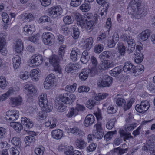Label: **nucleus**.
I'll return each mask as SVG.
<instances>
[{
  "mask_svg": "<svg viewBox=\"0 0 155 155\" xmlns=\"http://www.w3.org/2000/svg\"><path fill=\"white\" fill-rule=\"evenodd\" d=\"M89 58L90 55L87 51H84L81 58V62L84 64H85L88 62Z\"/></svg>",
  "mask_w": 155,
  "mask_h": 155,
  "instance_id": "c756f323",
  "label": "nucleus"
},
{
  "mask_svg": "<svg viewBox=\"0 0 155 155\" xmlns=\"http://www.w3.org/2000/svg\"><path fill=\"white\" fill-rule=\"evenodd\" d=\"M15 91L14 89L10 87L9 88L8 91L2 95V99L3 100H5L8 97L14 94Z\"/></svg>",
  "mask_w": 155,
  "mask_h": 155,
  "instance_id": "a19ab883",
  "label": "nucleus"
},
{
  "mask_svg": "<svg viewBox=\"0 0 155 155\" xmlns=\"http://www.w3.org/2000/svg\"><path fill=\"white\" fill-rule=\"evenodd\" d=\"M30 135L26 136L25 139V143L27 145H28L29 143L34 142L35 140V138L34 137V136L36 135L35 132L31 131L30 132Z\"/></svg>",
  "mask_w": 155,
  "mask_h": 155,
  "instance_id": "a878e982",
  "label": "nucleus"
},
{
  "mask_svg": "<svg viewBox=\"0 0 155 155\" xmlns=\"http://www.w3.org/2000/svg\"><path fill=\"white\" fill-rule=\"evenodd\" d=\"M31 76L30 73L26 71L21 72L20 73V78L23 80H26Z\"/></svg>",
  "mask_w": 155,
  "mask_h": 155,
  "instance_id": "5fc2aeb1",
  "label": "nucleus"
},
{
  "mask_svg": "<svg viewBox=\"0 0 155 155\" xmlns=\"http://www.w3.org/2000/svg\"><path fill=\"white\" fill-rule=\"evenodd\" d=\"M68 133H71L75 135H78L81 137H82L84 134V132L82 131L77 127L68 128Z\"/></svg>",
  "mask_w": 155,
  "mask_h": 155,
  "instance_id": "aec40b11",
  "label": "nucleus"
},
{
  "mask_svg": "<svg viewBox=\"0 0 155 155\" xmlns=\"http://www.w3.org/2000/svg\"><path fill=\"white\" fill-rule=\"evenodd\" d=\"M7 84L6 78L2 76L0 77V87L1 88L5 87Z\"/></svg>",
  "mask_w": 155,
  "mask_h": 155,
  "instance_id": "052dcab7",
  "label": "nucleus"
},
{
  "mask_svg": "<svg viewBox=\"0 0 155 155\" xmlns=\"http://www.w3.org/2000/svg\"><path fill=\"white\" fill-rule=\"evenodd\" d=\"M50 63L53 65L54 70L55 71L61 74V68L59 65V60L58 56L55 55H53L49 59Z\"/></svg>",
  "mask_w": 155,
  "mask_h": 155,
  "instance_id": "0eeeda50",
  "label": "nucleus"
},
{
  "mask_svg": "<svg viewBox=\"0 0 155 155\" xmlns=\"http://www.w3.org/2000/svg\"><path fill=\"white\" fill-rule=\"evenodd\" d=\"M81 53L80 49L76 47L73 48L70 54V58L73 61H75L78 57H80Z\"/></svg>",
  "mask_w": 155,
  "mask_h": 155,
  "instance_id": "ddd939ff",
  "label": "nucleus"
},
{
  "mask_svg": "<svg viewBox=\"0 0 155 155\" xmlns=\"http://www.w3.org/2000/svg\"><path fill=\"white\" fill-rule=\"evenodd\" d=\"M117 48L120 54L122 56H124L125 53L126 47L123 43H118L117 44Z\"/></svg>",
  "mask_w": 155,
  "mask_h": 155,
  "instance_id": "79ce46f5",
  "label": "nucleus"
},
{
  "mask_svg": "<svg viewBox=\"0 0 155 155\" xmlns=\"http://www.w3.org/2000/svg\"><path fill=\"white\" fill-rule=\"evenodd\" d=\"M77 85V84L75 83L72 85H68L66 86L65 90L66 91L70 93L74 92L76 90Z\"/></svg>",
  "mask_w": 155,
  "mask_h": 155,
  "instance_id": "3c124183",
  "label": "nucleus"
},
{
  "mask_svg": "<svg viewBox=\"0 0 155 155\" xmlns=\"http://www.w3.org/2000/svg\"><path fill=\"white\" fill-rule=\"evenodd\" d=\"M144 69V66L142 64H140L137 67L135 66L134 72H133L132 75L136 76L140 74L143 72Z\"/></svg>",
  "mask_w": 155,
  "mask_h": 155,
  "instance_id": "cd10ccee",
  "label": "nucleus"
},
{
  "mask_svg": "<svg viewBox=\"0 0 155 155\" xmlns=\"http://www.w3.org/2000/svg\"><path fill=\"white\" fill-rule=\"evenodd\" d=\"M149 103L146 100L142 101L140 104H137L135 107L136 111L140 113L144 112L149 108Z\"/></svg>",
  "mask_w": 155,
  "mask_h": 155,
  "instance_id": "9d476101",
  "label": "nucleus"
},
{
  "mask_svg": "<svg viewBox=\"0 0 155 155\" xmlns=\"http://www.w3.org/2000/svg\"><path fill=\"white\" fill-rule=\"evenodd\" d=\"M63 21L66 25H69L72 23L73 21L71 16H66L63 18Z\"/></svg>",
  "mask_w": 155,
  "mask_h": 155,
  "instance_id": "e2e57ef3",
  "label": "nucleus"
},
{
  "mask_svg": "<svg viewBox=\"0 0 155 155\" xmlns=\"http://www.w3.org/2000/svg\"><path fill=\"white\" fill-rule=\"evenodd\" d=\"M113 54L111 51H106L102 52L100 55V58L103 60L109 58L110 57H114Z\"/></svg>",
  "mask_w": 155,
  "mask_h": 155,
  "instance_id": "c9c22d12",
  "label": "nucleus"
},
{
  "mask_svg": "<svg viewBox=\"0 0 155 155\" xmlns=\"http://www.w3.org/2000/svg\"><path fill=\"white\" fill-rule=\"evenodd\" d=\"M82 1L83 0H71L70 5L71 6L77 7L81 4Z\"/></svg>",
  "mask_w": 155,
  "mask_h": 155,
  "instance_id": "680f3d73",
  "label": "nucleus"
},
{
  "mask_svg": "<svg viewBox=\"0 0 155 155\" xmlns=\"http://www.w3.org/2000/svg\"><path fill=\"white\" fill-rule=\"evenodd\" d=\"M76 68L77 67L74 64L69 63L66 65L65 71L68 73H71L74 71L76 70Z\"/></svg>",
  "mask_w": 155,
  "mask_h": 155,
  "instance_id": "4c0bfd02",
  "label": "nucleus"
},
{
  "mask_svg": "<svg viewBox=\"0 0 155 155\" xmlns=\"http://www.w3.org/2000/svg\"><path fill=\"white\" fill-rule=\"evenodd\" d=\"M62 12V9L60 6L53 7L48 9L49 15L54 19L60 15Z\"/></svg>",
  "mask_w": 155,
  "mask_h": 155,
  "instance_id": "423d86ee",
  "label": "nucleus"
},
{
  "mask_svg": "<svg viewBox=\"0 0 155 155\" xmlns=\"http://www.w3.org/2000/svg\"><path fill=\"white\" fill-rule=\"evenodd\" d=\"M66 46L65 45H63L60 47L59 50V55L60 57H62L64 56Z\"/></svg>",
  "mask_w": 155,
  "mask_h": 155,
  "instance_id": "0e129e2a",
  "label": "nucleus"
},
{
  "mask_svg": "<svg viewBox=\"0 0 155 155\" xmlns=\"http://www.w3.org/2000/svg\"><path fill=\"white\" fill-rule=\"evenodd\" d=\"M15 51L18 53H20L23 50V45L21 40L16 41L15 48Z\"/></svg>",
  "mask_w": 155,
  "mask_h": 155,
  "instance_id": "f704fd0d",
  "label": "nucleus"
},
{
  "mask_svg": "<svg viewBox=\"0 0 155 155\" xmlns=\"http://www.w3.org/2000/svg\"><path fill=\"white\" fill-rule=\"evenodd\" d=\"M141 3V0H131L130 2L129 12L135 18H140L144 15L140 9Z\"/></svg>",
  "mask_w": 155,
  "mask_h": 155,
  "instance_id": "f03ea898",
  "label": "nucleus"
},
{
  "mask_svg": "<svg viewBox=\"0 0 155 155\" xmlns=\"http://www.w3.org/2000/svg\"><path fill=\"white\" fill-rule=\"evenodd\" d=\"M127 150V149H122L120 147L114 148L109 152L110 155H121Z\"/></svg>",
  "mask_w": 155,
  "mask_h": 155,
  "instance_id": "393cba45",
  "label": "nucleus"
},
{
  "mask_svg": "<svg viewBox=\"0 0 155 155\" xmlns=\"http://www.w3.org/2000/svg\"><path fill=\"white\" fill-rule=\"evenodd\" d=\"M21 20L25 22H30L34 19V17L31 13H23L19 16Z\"/></svg>",
  "mask_w": 155,
  "mask_h": 155,
  "instance_id": "4468645a",
  "label": "nucleus"
},
{
  "mask_svg": "<svg viewBox=\"0 0 155 155\" xmlns=\"http://www.w3.org/2000/svg\"><path fill=\"white\" fill-rule=\"evenodd\" d=\"M34 28L30 25H25L24 28L23 33L26 35H31L34 31Z\"/></svg>",
  "mask_w": 155,
  "mask_h": 155,
  "instance_id": "2f4dec72",
  "label": "nucleus"
},
{
  "mask_svg": "<svg viewBox=\"0 0 155 155\" xmlns=\"http://www.w3.org/2000/svg\"><path fill=\"white\" fill-rule=\"evenodd\" d=\"M89 69L87 68L83 69L79 75V79L82 81L86 80L89 74Z\"/></svg>",
  "mask_w": 155,
  "mask_h": 155,
  "instance_id": "6ab92c4d",
  "label": "nucleus"
},
{
  "mask_svg": "<svg viewBox=\"0 0 155 155\" xmlns=\"http://www.w3.org/2000/svg\"><path fill=\"white\" fill-rule=\"evenodd\" d=\"M19 116L18 111L15 110H9L6 112V119L9 121H13L17 120Z\"/></svg>",
  "mask_w": 155,
  "mask_h": 155,
  "instance_id": "6e6552de",
  "label": "nucleus"
},
{
  "mask_svg": "<svg viewBox=\"0 0 155 155\" xmlns=\"http://www.w3.org/2000/svg\"><path fill=\"white\" fill-rule=\"evenodd\" d=\"M96 130L94 131L93 136L98 139H101L103 136V130L101 127V125L99 123L96 124L94 126Z\"/></svg>",
  "mask_w": 155,
  "mask_h": 155,
  "instance_id": "9b49d317",
  "label": "nucleus"
},
{
  "mask_svg": "<svg viewBox=\"0 0 155 155\" xmlns=\"http://www.w3.org/2000/svg\"><path fill=\"white\" fill-rule=\"evenodd\" d=\"M104 79L105 81L106 84L107 85V87L109 86L110 85L113 81L112 78L107 75H104L103 76Z\"/></svg>",
  "mask_w": 155,
  "mask_h": 155,
  "instance_id": "864d4df0",
  "label": "nucleus"
},
{
  "mask_svg": "<svg viewBox=\"0 0 155 155\" xmlns=\"http://www.w3.org/2000/svg\"><path fill=\"white\" fill-rule=\"evenodd\" d=\"M75 144L78 148L83 149L86 147L87 143L82 139H77L75 141Z\"/></svg>",
  "mask_w": 155,
  "mask_h": 155,
  "instance_id": "72a5a7b5",
  "label": "nucleus"
},
{
  "mask_svg": "<svg viewBox=\"0 0 155 155\" xmlns=\"http://www.w3.org/2000/svg\"><path fill=\"white\" fill-rule=\"evenodd\" d=\"M137 127V124L135 122L130 124H126L124 126V129L127 131H130L133 130Z\"/></svg>",
  "mask_w": 155,
  "mask_h": 155,
  "instance_id": "ea45409f",
  "label": "nucleus"
},
{
  "mask_svg": "<svg viewBox=\"0 0 155 155\" xmlns=\"http://www.w3.org/2000/svg\"><path fill=\"white\" fill-rule=\"evenodd\" d=\"M134 102V100L133 99H131L129 101L126 103L125 102V103H124L122 107L125 111H126L127 110L130 109L132 105V104Z\"/></svg>",
  "mask_w": 155,
  "mask_h": 155,
  "instance_id": "c03bdc74",
  "label": "nucleus"
},
{
  "mask_svg": "<svg viewBox=\"0 0 155 155\" xmlns=\"http://www.w3.org/2000/svg\"><path fill=\"white\" fill-rule=\"evenodd\" d=\"M42 38L45 45L50 46L53 44L54 39V35L49 32L44 33L42 35Z\"/></svg>",
  "mask_w": 155,
  "mask_h": 155,
  "instance_id": "39448f33",
  "label": "nucleus"
},
{
  "mask_svg": "<svg viewBox=\"0 0 155 155\" xmlns=\"http://www.w3.org/2000/svg\"><path fill=\"white\" fill-rule=\"evenodd\" d=\"M115 119H112L107 122L106 124V128L109 129L111 130L114 127L115 122Z\"/></svg>",
  "mask_w": 155,
  "mask_h": 155,
  "instance_id": "bf43d9fd",
  "label": "nucleus"
},
{
  "mask_svg": "<svg viewBox=\"0 0 155 155\" xmlns=\"http://www.w3.org/2000/svg\"><path fill=\"white\" fill-rule=\"evenodd\" d=\"M105 81L104 80L103 77L102 78H100L97 81V84L100 87H107V85L106 84Z\"/></svg>",
  "mask_w": 155,
  "mask_h": 155,
  "instance_id": "69168bd1",
  "label": "nucleus"
},
{
  "mask_svg": "<svg viewBox=\"0 0 155 155\" xmlns=\"http://www.w3.org/2000/svg\"><path fill=\"white\" fill-rule=\"evenodd\" d=\"M25 87L26 89H28L27 94L28 101L30 102L32 101L33 95L37 91L36 88L32 84H28L26 85Z\"/></svg>",
  "mask_w": 155,
  "mask_h": 155,
  "instance_id": "1a4fd4ad",
  "label": "nucleus"
},
{
  "mask_svg": "<svg viewBox=\"0 0 155 155\" xmlns=\"http://www.w3.org/2000/svg\"><path fill=\"white\" fill-rule=\"evenodd\" d=\"M45 151L44 147L42 146H40L38 147L35 148V152L37 155H43Z\"/></svg>",
  "mask_w": 155,
  "mask_h": 155,
  "instance_id": "603ef678",
  "label": "nucleus"
},
{
  "mask_svg": "<svg viewBox=\"0 0 155 155\" xmlns=\"http://www.w3.org/2000/svg\"><path fill=\"white\" fill-rule=\"evenodd\" d=\"M123 69L125 72L127 73H130L132 74L134 72L135 66L130 63L127 62L124 64Z\"/></svg>",
  "mask_w": 155,
  "mask_h": 155,
  "instance_id": "dca6fc26",
  "label": "nucleus"
},
{
  "mask_svg": "<svg viewBox=\"0 0 155 155\" xmlns=\"http://www.w3.org/2000/svg\"><path fill=\"white\" fill-rule=\"evenodd\" d=\"M108 95V94L107 93H99L96 95L95 97V99L97 101H99L105 99Z\"/></svg>",
  "mask_w": 155,
  "mask_h": 155,
  "instance_id": "09e8293b",
  "label": "nucleus"
},
{
  "mask_svg": "<svg viewBox=\"0 0 155 155\" xmlns=\"http://www.w3.org/2000/svg\"><path fill=\"white\" fill-rule=\"evenodd\" d=\"M90 8L89 4L87 3H84L82 4L79 7V8L83 12H87L89 10Z\"/></svg>",
  "mask_w": 155,
  "mask_h": 155,
  "instance_id": "4d7b16f0",
  "label": "nucleus"
},
{
  "mask_svg": "<svg viewBox=\"0 0 155 155\" xmlns=\"http://www.w3.org/2000/svg\"><path fill=\"white\" fill-rule=\"evenodd\" d=\"M104 48L103 45L101 44L96 45L94 48V51L96 53H101Z\"/></svg>",
  "mask_w": 155,
  "mask_h": 155,
  "instance_id": "13d9d810",
  "label": "nucleus"
},
{
  "mask_svg": "<svg viewBox=\"0 0 155 155\" xmlns=\"http://www.w3.org/2000/svg\"><path fill=\"white\" fill-rule=\"evenodd\" d=\"M22 99L20 96L10 98V104L13 107L20 105L22 102Z\"/></svg>",
  "mask_w": 155,
  "mask_h": 155,
  "instance_id": "a211bd4d",
  "label": "nucleus"
},
{
  "mask_svg": "<svg viewBox=\"0 0 155 155\" xmlns=\"http://www.w3.org/2000/svg\"><path fill=\"white\" fill-rule=\"evenodd\" d=\"M115 64L113 62L110 61L104 60L100 65V69L103 70H106L114 66Z\"/></svg>",
  "mask_w": 155,
  "mask_h": 155,
  "instance_id": "2eb2a0df",
  "label": "nucleus"
},
{
  "mask_svg": "<svg viewBox=\"0 0 155 155\" xmlns=\"http://www.w3.org/2000/svg\"><path fill=\"white\" fill-rule=\"evenodd\" d=\"M150 34V30H146L138 35L139 39L141 41H145L149 37Z\"/></svg>",
  "mask_w": 155,
  "mask_h": 155,
  "instance_id": "f3484780",
  "label": "nucleus"
},
{
  "mask_svg": "<svg viewBox=\"0 0 155 155\" xmlns=\"http://www.w3.org/2000/svg\"><path fill=\"white\" fill-rule=\"evenodd\" d=\"M96 103L95 100L89 99L87 102L86 107L89 109H91L95 106Z\"/></svg>",
  "mask_w": 155,
  "mask_h": 155,
  "instance_id": "6e6d98bb",
  "label": "nucleus"
},
{
  "mask_svg": "<svg viewBox=\"0 0 155 155\" xmlns=\"http://www.w3.org/2000/svg\"><path fill=\"white\" fill-rule=\"evenodd\" d=\"M43 61V58L41 55H35L31 58L30 66H38L41 64Z\"/></svg>",
  "mask_w": 155,
  "mask_h": 155,
  "instance_id": "f8f14e48",
  "label": "nucleus"
},
{
  "mask_svg": "<svg viewBox=\"0 0 155 155\" xmlns=\"http://www.w3.org/2000/svg\"><path fill=\"white\" fill-rule=\"evenodd\" d=\"M2 21L4 23L3 28L6 29L7 27V25H8L10 21L9 16L5 12L2 13Z\"/></svg>",
  "mask_w": 155,
  "mask_h": 155,
  "instance_id": "c85d7f7f",
  "label": "nucleus"
},
{
  "mask_svg": "<svg viewBox=\"0 0 155 155\" xmlns=\"http://www.w3.org/2000/svg\"><path fill=\"white\" fill-rule=\"evenodd\" d=\"M120 38L124 41L127 42L128 46L127 51L129 53H132L134 50L135 46V41L132 37L124 34L121 35Z\"/></svg>",
  "mask_w": 155,
  "mask_h": 155,
  "instance_id": "7ed1b4c3",
  "label": "nucleus"
},
{
  "mask_svg": "<svg viewBox=\"0 0 155 155\" xmlns=\"http://www.w3.org/2000/svg\"><path fill=\"white\" fill-rule=\"evenodd\" d=\"M86 21V23H84L83 25V26L82 27L85 28L87 30L91 29L93 28V25L94 24V20H90L89 21L87 19H85Z\"/></svg>",
  "mask_w": 155,
  "mask_h": 155,
  "instance_id": "473e14b6",
  "label": "nucleus"
},
{
  "mask_svg": "<svg viewBox=\"0 0 155 155\" xmlns=\"http://www.w3.org/2000/svg\"><path fill=\"white\" fill-rule=\"evenodd\" d=\"M38 104L41 108L42 111L38 113V117L41 120H43L46 117L47 112L51 111L52 106L48 104L46 94L42 93L38 97Z\"/></svg>",
  "mask_w": 155,
  "mask_h": 155,
  "instance_id": "f257e3e1",
  "label": "nucleus"
},
{
  "mask_svg": "<svg viewBox=\"0 0 155 155\" xmlns=\"http://www.w3.org/2000/svg\"><path fill=\"white\" fill-rule=\"evenodd\" d=\"M121 67L118 66L115 67L110 71V75L113 77H117L119 75L121 71Z\"/></svg>",
  "mask_w": 155,
  "mask_h": 155,
  "instance_id": "7c9ffc66",
  "label": "nucleus"
},
{
  "mask_svg": "<svg viewBox=\"0 0 155 155\" xmlns=\"http://www.w3.org/2000/svg\"><path fill=\"white\" fill-rule=\"evenodd\" d=\"M53 138L56 139H61L63 136V131L60 129H57L53 130L51 132Z\"/></svg>",
  "mask_w": 155,
  "mask_h": 155,
  "instance_id": "b1692460",
  "label": "nucleus"
},
{
  "mask_svg": "<svg viewBox=\"0 0 155 155\" xmlns=\"http://www.w3.org/2000/svg\"><path fill=\"white\" fill-rule=\"evenodd\" d=\"M71 28L73 30V37L74 39H77L78 38L79 35V30L78 27L75 25H72Z\"/></svg>",
  "mask_w": 155,
  "mask_h": 155,
  "instance_id": "37998d69",
  "label": "nucleus"
},
{
  "mask_svg": "<svg viewBox=\"0 0 155 155\" xmlns=\"http://www.w3.org/2000/svg\"><path fill=\"white\" fill-rule=\"evenodd\" d=\"M154 144H150L146 142L142 148V150L146 152L152 151Z\"/></svg>",
  "mask_w": 155,
  "mask_h": 155,
  "instance_id": "de8ad7c7",
  "label": "nucleus"
},
{
  "mask_svg": "<svg viewBox=\"0 0 155 155\" xmlns=\"http://www.w3.org/2000/svg\"><path fill=\"white\" fill-rule=\"evenodd\" d=\"M12 144L14 145L20 147L21 146V140L19 138L17 137H13L11 140Z\"/></svg>",
  "mask_w": 155,
  "mask_h": 155,
  "instance_id": "49530a36",
  "label": "nucleus"
},
{
  "mask_svg": "<svg viewBox=\"0 0 155 155\" xmlns=\"http://www.w3.org/2000/svg\"><path fill=\"white\" fill-rule=\"evenodd\" d=\"M117 131L115 130L114 131H109L104 135V139L106 141H109L110 140L112 137L113 135L116 133Z\"/></svg>",
  "mask_w": 155,
  "mask_h": 155,
  "instance_id": "8fccbe9b",
  "label": "nucleus"
},
{
  "mask_svg": "<svg viewBox=\"0 0 155 155\" xmlns=\"http://www.w3.org/2000/svg\"><path fill=\"white\" fill-rule=\"evenodd\" d=\"M94 121V117L92 114H88L86 117L84 124L86 127L91 125Z\"/></svg>",
  "mask_w": 155,
  "mask_h": 155,
  "instance_id": "4be33fe9",
  "label": "nucleus"
},
{
  "mask_svg": "<svg viewBox=\"0 0 155 155\" xmlns=\"http://www.w3.org/2000/svg\"><path fill=\"white\" fill-rule=\"evenodd\" d=\"M119 132L121 137L123 138L124 141L129 138L132 139L133 138V137L131 135L130 133H126L123 130H120Z\"/></svg>",
  "mask_w": 155,
  "mask_h": 155,
  "instance_id": "58836bf2",
  "label": "nucleus"
},
{
  "mask_svg": "<svg viewBox=\"0 0 155 155\" xmlns=\"http://www.w3.org/2000/svg\"><path fill=\"white\" fill-rule=\"evenodd\" d=\"M61 31L65 35H68L70 33V29L65 25H63L61 27Z\"/></svg>",
  "mask_w": 155,
  "mask_h": 155,
  "instance_id": "a18cd8bd",
  "label": "nucleus"
},
{
  "mask_svg": "<svg viewBox=\"0 0 155 155\" xmlns=\"http://www.w3.org/2000/svg\"><path fill=\"white\" fill-rule=\"evenodd\" d=\"M76 98L74 94L68 95V93L61 94L56 99V101H58L61 103L68 104H71Z\"/></svg>",
  "mask_w": 155,
  "mask_h": 155,
  "instance_id": "20e7f679",
  "label": "nucleus"
},
{
  "mask_svg": "<svg viewBox=\"0 0 155 155\" xmlns=\"http://www.w3.org/2000/svg\"><path fill=\"white\" fill-rule=\"evenodd\" d=\"M10 126L14 128L18 133L20 132L23 129L22 125L20 122H11Z\"/></svg>",
  "mask_w": 155,
  "mask_h": 155,
  "instance_id": "bb28decb",
  "label": "nucleus"
},
{
  "mask_svg": "<svg viewBox=\"0 0 155 155\" xmlns=\"http://www.w3.org/2000/svg\"><path fill=\"white\" fill-rule=\"evenodd\" d=\"M21 123L28 129L32 128L33 126V124L31 121L26 117H22L21 118Z\"/></svg>",
  "mask_w": 155,
  "mask_h": 155,
  "instance_id": "5701e85b",
  "label": "nucleus"
},
{
  "mask_svg": "<svg viewBox=\"0 0 155 155\" xmlns=\"http://www.w3.org/2000/svg\"><path fill=\"white\" fill-rule=\"evenodd\" d=\"M55 107L59 112H63L66 109V107L64 106V103L60 102L58 101H55Z\"/></svg>",
  "mask_w": 155,
  "mask_h": 155,
  "instance_id": "e433bc0d",
  "label": "nucleus"
},
{
  "mask_svg": "<svg viewBox=\"0 0 155 155\" xmlns=\"http://www.w3.org/2000/svg\"><path fill=\"white\" fill-rule=\"evenodd\" d=\"M94 42L92 37H90L86 39L84 42L85 45L83 46L84 48L86 51H89L92 47Z\"/></svg>",
  "mask_w": 155,
  "mask_h": 155,
  "instance_id": "412c9836",
  "label": "nucleus"
},
{
  "mask_svg": "<svg viewBox=\"0 0 155 155\" xmlns=\"http://www.w3.org/2000/svg\"><path fill=\"white\" fill-rule=\"evenodd\" d=\"M44 88L46 89H49L51 88L52 87V85L54 84L53 83L46 79H45L44 82Z\"/></svg>",
  "mask_w": 155,
  "mask_h": 155,
  "instance_id": "338daca9",
  "label": "nucleus"
},
{
  "mask_svg": "<svg viewBox=\"0 0 155 155\" xmlns=\"http://www.w3.org/2000/svg\"><path fill=\"white\" fill-rule=\"evenodd\" d=\"M78 114L75 109L72 108L71 109L69 112L66 115L67 117L70 118L72 117L73 115H76Z\"/></svg>",
  "mask_w": 155,
  "mask_h": 155,
  "instance_id": "774afa93",
  "label": "nucleus"
}]
</instances>
